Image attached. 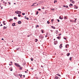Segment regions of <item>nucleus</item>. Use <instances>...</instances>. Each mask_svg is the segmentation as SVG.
I'll return each mask as SVG.
<instances>
[{
    "label": "nucleus",
    "instance_id": "37",
    "mask_svg": "<svg viewBox=\"0 0 79 79\" xmlns=\"http://www.w3.org/2000/svg\"><path fill=\"white\" fill-rule=\"evenodd\" d=\"M8 3L10 5H11V3H10V2H8Z\"/></svg>",
    "mask_w": 79,
    "mask_h": 79
},
{
    "label": "nucleus",
    "instance_id": "30",
    "mask_svg": "<svg viewBox=\"0 0 79 79\" xmlns=\"http://www.w3.org/2000/svg\"><path fill=\"white\" fill-rule=\"evenodd\" d=\"M10 22H11V21H13V19H10V20H9Z\"/></svg>",
    "mask_w": 79,
    "mask_h": 79
},
{
    "label": "nucleus",
    "instance_id": "57",
    "mask_svg": "<svg viewBox=\"0 0 79 79\" xmlns=\"http://www.w3.org/2000/svg\"><path fill=\"white\" fill-rule=\"evenodd\" d=\"M52 21H53V19H52V20H51Z\"/></svg>",
    "mask_w": 79,
    "mask_h": 79
},
{
    "label": "nucleus",
    "instance_id": "5",
    "mask_svg": "<svg viewBox=\"0 0 79 79\" xmlns=\"http://www.w3.org/2000/svg\"><path fill=\"white\" fill-rule=\"evenodd\" d=\"M3 23L4 25H6V23L5 22V21H3Z\"/></svg>",
    "mask_w": 79,
    "mask_h": 79
},
{
    "label": "nucleus",
    "instance_id": "61",
    "mask_svg": "<svg viewBox=\"0 0 79 79\" xmlns=\"http://www.w3.org/2000/svg\"><path fill=\"white\" fill-rule=\"evenodd\" d=\"M25 73H27V71H25Z\"/></svg>",
    "mask_w": 79,
    "mask_h": 79
},
{
    "label": "nucleus",
    "instance_id": "6",
    "mask_svg": "<svg viewBox=\"0 0 79 79\" xmlns=\"http://www.w3.org/2000/svg\"><path fill=\"white\" fill-rule=\"evenodd\" d=\"M59 77L57 76H56L55 77V79H58Z\"/></svg>",
    "mask_w": 79,
    "mask_h": 79
},
{
    "label": "nucleus",
    "instance_id": "18",
    "mask_svg": "<svg viewBox=\"0 0 79 79\" xmlns=\"http://www.w3.org/2000/svg\"><path fill=\"white\" fill-rule=\"evenodd\" d=\"M57 76H59V77H61V75H59V73L56 74Z\"/></svg>",
    "mask_w": 79,
    "mask_h": 79
},
{
    "label": "nucleus",
    "instance_id": "39",
    "mask_svg": "<svg viewBox=\"0 0 79 79\" xmlns=\"http://www.w3.org/2000/svg\"><path fill=\"white\" fill-rule=\"evenodd\" d=\"M64 19H67V18L66 17H64Z\"/></svg>",
    "mask_w": 79,
    "mask_h": 79
},
{
    "label": "nucleus",
    "instance_id": "28",
    "mask_svg": "<svg viewBox=\"0 0 79 79\" xmlns=\"http://www.w3.org/2000/svg\"><path fill=\"white\" fill-rule=\"evenodd\" d=\"M75 21H74V22H75V23H76V20H77V19H75Z\"/></svg>",
    "mask_w": 79,
    "mask_h": 79
},
{
    "label": "nucleus",
    "instance_id": "29",
    "mask_svg": "<svg viewBox=\"0 0 79 79\" xmlns=\"http://www.w3.org/2000/svg\"><path fill=\"white\" fill-rule=\"evenodd\" d=\"M57 2V1H56V0H55L54 1V3H55V2Z\"/></svg>",
    "mask_w": 79,
    "mask_h": 79
},
{
    "label": "nucleus",
    "instance_id": "55",
    "mask_svg": "<svg viewBox=\"0 0 79 79\" xmlns=\"http://www.w3.org/2000/svg\"><path fill=\"white\" fill-rule=\"evenodd\" d=\"M3 26V25L2 24H1V25H0V26Z\"/></svg>",
    "mask_w": 79,
    "mask_h": 79
},
{
    "label": "nucleus",
    "instance_id": "17",
    "mask_svg": "<svg viewBox=\"0 0 79 79\" xmlns=\"http://www.w3.org/2000/svg\"><path fill=\"white\" fill-rule=\"evenodd\" d=\"M6 29V27L5 26H4L3 27V29Z\"/></svg>",
    "mask_w": 79,
    "mask_h": 79
},
{
    "label": "nucleus",
    "instance_id": "13",
    "mask_svg": "<svg viewBox=\"0 0 79 79\" xmlns=\"http://www.w3.org/2000/svg\"><path fill=\"white\" fill-rule=\"evenodd\" d=\"M69 55H70V53H68L67 54V56H69Z\"/></svg>",
    "mask_w": 79,
    "mask_h": 79
},
{
    "label": "nucleus",
    "instance_id": "11",
    "mask_svg": "<svg viewBox=\"0 0 79 79\" xmlns=\"http://www.w3.org/2000/svg\"><path fill=\"white\" fill-rule=\"evenodd\" d=\"M59 19H63V18L61 17V16H60L59 17Z\"/></svg>",
    "mask_w": 79,
    "mask_h": 79
},
{
    "label": "nucleus",
    "instance_id": "23",
    "mask_svg": "<svg viewBox=\"0 0 79 79\" xmlns=\"http://www.w3.org/2000/svg\"><path fill=\"white\" fill-rule=\"evenodd\" d=\"M38 14H39V12L38 11H37V12L36 13V15H38Z\"/></svg>",
    "mask_w": 79,
    "mask_h": 79
},
{
    "label": "nucleus",
    "instance_id": "19",
    "mask_svg": "<svg viewBox=\"0 0 79 79\" xmlns=\"http://www.w3.org/2000/svg\"><path fill=\"white\" fill-rule=\"evenodd\" d=\"M12 26H15V23H13L12 24Z\"/></svg>",
    "mask_w": 79,
    "mask_h": 79
},
{
    "label": "nucleus",
    "instance_id": "35",
    "mask_svg": "<svg viewBox=\"0 0 79 79\" xmlns=\"http://www.w3.org/2000/svg\"><path fill=\"white\" fill-rule=\"evenodd\" d=\"M72 60V59L71 58V57H70V58H69V60Z\"/></svg>",
    "mask_w": 79,
    "mask_h": 79
},
{
    "label": "nucleus",
    "instance_id": "10",
    "mask_svg": "<svg viewBox=\"0 0 79 79\" xmlns=\"http://www.w3.org/2000/svg\"><path fill=\"white\" fill-rule=\"evenodd\" d=\"M19 68H20V70H22V69H23V67H21V66H20V67H19Z\"/></svg>",
    "mask_w": 79,
    "mask_h": 79
},
{
    "label": "nucleus",
    "instance_id": "4",
    "mask_svg": "<svg viewBox=\"0 0 79 79\" xmlns=\"http://www.w3.org/2000/svg\"><path fill=\"white\" fill-rule=\"evenodd\" d=\"M54 45H56L58 44V41H55L54 42Z\"/></svg>",
    "mask_w": 79,
    "mask_h": 79
},
{
    "label": "nucleus",
    "instance_id": "32",
    "mask_svg": "<svg viewBox=\"0 0 79 79\" xmlns=\"http://www.w3.org/2000/svg\"><path fill=\"white\" fill-rule=\"evenodd\" d=\"M14 19H17V17H14Z\"/></svg>",
    "mask_w": 79,
    "mask_h": 79
},
{
    "label": "nucleus",
    "instance_id": "34",
    "mask_svg": "<svg viewBox=\"0 0 79 79\" xmlns=\"http://www.w3.org/2000/svg\"><path fill=\"white\" fill-rule=\"evenodd\" d=\"M55 9H51V10H54Z\"/></svg>",
    "mask_w": 79,
    "mask_h": 79
},
{
    "label": "nucleus",
    "instance_id": "27",
    "mask_svg": "<svg viewBox=\"0 0 79 79\" xmlns=\"http://www.w3.org/2000/svg\"><path fill=\"white\" fill-rule=\"evenodd\" d=\"M72 3H75V2L74 1H72Z\"/></svg>",
    "mask_w": 79,
    "mask_h": 79
},
{
    "label": "nucleus",
    "instance_id": "36",
    "mask_svg": "<svg viewBox=\"0 0 79 79\" xmlns=\"http://www.w3.org/2000/svg\"><path fill=\"white\" fill-rule=\"evenodd\" d=\"M47 24H49V23H50L48 21H47Z\"/></svg>",
    "mask_w": 79,
    "mask_h": 79
},
{
    "label": "nucleus",
    "instance_id": "1",
    "mask_svg": "<svg viewBox=\"0 0 79 79\" xmlns=\"http://www.w3.org/2000/svg\"><path fill=\"white\" fill-rule=\"evenodd\" d=\"M15 13L16 14H21V11H15Z\"/></svg>",
    "mask_w": 79,
    "mask_h": 79
},
{
    "label": "nucleus",
    "instance_id": "51",
    "mask_svg": "<svg viewBox=\"0 0 79 79\" xmlns=\"http://www.w3.org/2000/svg\"><path fill=\"white\" fill-rule=\"evenodd\" d=\"M66 8H68V6H66Z\"/></svg>",
    "mask_w": 79,
    "mask_h": 79
},
{
    "label": "nucleus",
    "instance_id": "42",
    "mask_svg": "<svg viewBox=\"0 0 79 79\" xmlns=\"http://www.w3.org/2000/svg\"><path fill=\"white\" fill-rule=\"evenodd\" d=\"M41 67H42V68H44V67L43 66V65H41Z\"/></svg>",
    "mask_w": 79,
    "mask_h": 79
},
{
    "label": "nucleus",
    "instance_id": "31",
    "mask_svg": "<svg viewBox=\"0 0 79 79\" xmlns=\"http://www.w3.org/2000/svg\"><path fill=\"white\" fill-rule=\"evenodd\" d=\"M57 20V21L58 23H59L60 22V20H59V19H58Z\"/></svg>",
    "mask_w": 79,
    "mask_h": 79
},
{
    "label": "nucleus",
    "instance_id": "64",
    "mask_svg": "<svg viewBox=\"0 0 79 79\" xmlns=\"http://www.w3.org/2000/svg\"><path fill=\"white\" fill-rule=\"evenodd\" d=\"M3 0H1V2H3Z\"/></svg>",
    "mask_w": 79,
    "mask_h": 79
},
{
    "label": "nucleus",
    "instance_id": "25",
    "mask_svg": "<svg viewBox=\"0 0 79 79\" xmlns=\"http://www.w3.org/2000/svg\"><path fill=\"white\" fill-rule=\"evenodd\" d=\"M39 27V26L38 25H37L36 26V28H37V27Z\"/></svg>",
    "mask_w": 79,
    "mask_h": 79
},
{
    "label": "nucleus",
    "instance_id": "12",
    "mask_svg": "<svg viewBox=\"0 0 79 79\" xmlns=\"http://www.w3.org/2000/svg\"><path fill=\"white\" fill-rule=\"evenodd\" d=\"M19 76H20V77H22V76H23V75H22V74H19Z\"/></svg>",
    "mask_w": 79,
    "mask_h": 79
},
{
    "label": "nucleus",
    "instance_id": "52",
    "mask_svg": "<svg viewBox=\"0 0 79 79\" xmlns=\"http://www.w3.org/2000/svg\"><path fill=\"white\" fill-rule=\"evenodd\" d=\"M16 50H19V48H17L16 49Z\"/></svg>",
    "mask_w": 79,
    "mask_h": 79
},
{
    "label": "nucleus",
    "instance_id": "33",
    "mask_svg": "<svg viewBox=\"0 0 79 79\" xmlns=\"http://www.w3.org/2000/svg\"><path fill=\"white\" fill-rule=\"evenodd\" d=\"M25 13H22V15H25Z\"/></svg>",
    "mask_w": 79,
    "mask_h": 79
},
{
    "label": "nucleus",
    "instance_id": "38",
    "mask_svg": "<svg viewBox=\"0 0 79 79\" xmlns=\"http://www.w3.org/2000/svg\"><path fill=\"white\" fill-rule=\"evenodd\" d=\"M26 19H27V20H28V19H29V18H26Z\"/></svg>",
    "mask_w": 79,
    "mask_h": 79
},
{
    "label": "nucleus",
    "instance_id": "53",
    "mask_svg": "<svg viewBox=\"0 0 79 79\" xmlns=\"http://www.w3.org/2000/svg\"><path fill=\"white\" fill-rule=\"evenodd\" d=\"M42 9H44V7H42Z\"/></svg>",
    "mask_w": 79,
    "mask_h": 79
},
{
    "label": "nucleus",
    "instance_id": "63",
    "mask_svg": "<svg viewBox=\"0 0 79 79\" xmlns=\"http://www.w3.org/2000/svg\"><path fill=\"white\" fill-rule=\"evenodd\" d=\"M14 4L15 5H16V3H14Z\"/></svg>",
    "mask_w": 79,
    "mask_h": 79
},
{
    "label": "nucleus",
    "instance_id": "20",
    "mask_svg": "<svg viewBox=\"0 0 79 79\" xmlns=\"http://www.w3.org/2000/svg\"><path fill=\"white\" fill-rule=\"evenodd\" d=\"M35 3H37V2H35L31 6H34V4H35Z\"/></svg>",
    "mask_w": 79,
    "mask_h": 79
},
{
    "label": "nucleus",
    "instance_id": "62",
    "mask_svg": "<svg viewBox=\"0 0 79 79\" xmlns=\"http://www.w3.org/2000/svg\"><path fill=\"white\" fill-rule=\"evenodd\" d=\"M29 36H30V35H29L28 36H27V37H29Z\"/></svg>",
    "mask_w": 79,
    "mask_h": 79
},
{
    "label": "nucleus",
    "instance_id": "49",
    "mask_svg": "<svg viewBox=\"0 0 79 79\" xmlns=\"http://www.w3.org/2000/svg\"><path fill=\"white\" fill-rule=\"evenodd\" d=\"M70 22H73V20H70Z\"/></svg>",
    "mask_w": 79,
    "mask_h": 79
},
{
    "label": "nucleus",
    "instance_id": "15",
    "mask_svg": "<svg viewBox=\"0 0 79 79\" xmlns=\"http://www.w3.org/2000/svg\"><path fill=\"white\" fill-rule=\"evenodd\" d=\"M61 47H62V45L61 44L59 46L60 48H61Z\"/></svg>",
    "mask_w": 79,
    "mask_h": 79
},
{
    "label": "nucleus",
    "instance_id": "9",
    "mask_svg": "<svg viewBox=\"0 0 79 79\" xmlns=\"http://www.w3.org/2000/svg\"><path fill=\"white\" fill-rule=\"evenodd\" d=\"M13 69V68H12V67H10V70L11 71H13V69Z\"/></svg>",
    "mask_w": 79,
    "mask_h": 79
},
{
    "label": "nucleus",
    "instance_id": "48",
    "mask_svg": "<svg viewBox=\"0 0 79 79\" xmlns=\"http://www.w3.org/2000/svg\"><path fill=\"white\" fill-rule=\"evenodd\" d=\"M25 19H26V18H26V16H25Z\"/></svg>",
    "mask_w": 79,
    "mask_h": 79
},
{
    "label": "nucleus",
    "instance_id": "21",
    "mask_svg": "<svg viewBox=\"0 0 79 79\" xmlns=\"http://www.w3.org/2000/svg\"><path fill=\"white\" fill-rule=\"evenodd\" d=\"M69 6H73V4H70Z\"/></svg>",
    "mask_w": 79,
    "mask_h": 79
},
{
    "label": "nucleus",
    "instance_id": "41",
    "mask_svg": "<svg viewBox=\"0 0 79 79\" xmlns=\"http://www.w3.org/2000/svg\"><path fill=\"white\" fill-rule=\"evenodd\" d=\"M38 10H39V11H41V9H39Z\"/></svg>",
    "mask_w": 79,
    "mask_h": 79
},
{
    "label": "nucleus",
    "instance_id": "54",
    "mask_svg": "<svg viewBox=\"0 0 79 79\" xmlns=\"http://www.w3.org/2000/svg\"><path fill=\"white\" fill-rule=\"evenodd\" d=\"M56 32H58V30H56Z\"/></svg>",
    "mask_w": 79,
    "mask_h": 79
},
{
    "label": "nucleus",
    "instance_id": "2",
    "mask_svg": "<svg viewBox=\"0 0 79 79\" xmlns=\"http://www.w3.org/2000/svg\"><path fill=\"white\" fill-rule=\"evenodd\" d=\"M14 64L16 66H17V67H20V65H19V64L16 63H15Z\"/></svg>",
    "mask_w": 79,
    "mask_h": 79
},
{
    "label": "nucleus",
    "instance_id": "46",
    "mask_svg": "<svg viewBox=\"0 0 79 79\" xmlns=\"http://www.w3.org/2000/svg\"><path fill=\"white\" fill-rule=\"evenodd\" d=\"M23 77H25V75H23Z\"/></svg>",
    "mask_w": 79,
    "mask_h": 79
},
{
    "label": "nucleus",
    "instance_id": "3",
    "mask_svg": "<svg viewBox=\"0 0 79 79\" xmlns=\"http://www.w3.org/2000/svg\"><path fill=\"white\" fill-rule=\"evenodd\" d=\"M39 37V38H41V39H44V36L42 35H40Z\"/></svg>",
    "mask_w": 79,
    "mask_h": 79
},
{
    "label": "nucleus",
    "instance_id": "60",
    "mask_svg": "<svg viewBox=\"0 0 79 79\" xmlns=\"http://www.w3.org/2000/svg\"><path fill=\"white\" fill-rule=\"evenodd\" d=\"M72 0H70V2H72Z\"/></svg>",
    "mask_w": 79,
    "mask_h": 79
},
{
    "label": "nucleus",
    "instance_id": "58",
    "mask_svg": "<svg viewBox=\"0 0 79 79\" xmlns=\"http://www.w3.org/2000/svg\"><path fill=\"white\" fill-rule=\"evenodd\" d=\"M61 35V34H59V35Z\"/></svg>",
    "mask_w": 79,
    "mask_h": 79
},
{
    "label": "nucleus",
    "instance_id": "26",
    "mask_svg": "<svg viewBox=\"0 0 79 79\" xmlns=\"http://www.w3.org/2000/svg\"><path fill=\"white\" fill-rule=\"evenodd\" d=\"M21 15H19V14L18 15V16L19 17H21Z\"/></svg>",
    "mask_w": 79,
    "mask_h": 79
},
{
    "label": "nucleus",
    "instance_id": "50",
    "mask_svg": "<svg viewBox=\"0 0 79 79\" xmlns=\"http://www.w3.org/2000/svg\"><path fill=\"white\" fill-rule=\"evenodd\" d=\"M2 40H4V39H3V38H2Z\"/></svg>",
    "mask_w": 79,
    "mask_h": 79
},
{
    "label": "nucleus",
    "instance_id": "16",
    "mask_svg": "<svg viewBox=\"0 0 79 79\" xmlns=\"http://www.w3.org/2000/svg\"><path fill=\"white\" fill-rule=\"evenodd\" d=\"M51 27L52 28V29H55V27H54L53 26H51Z\"/></svg>",
    "mask_w": 79,
    "mask_h": 79
},
{
    "label": "nucleus",
    "instance_id": "47",
    "mask_svg": "<svg viewBox=\"0 0 79 79\" xmlns=\"http://www.w3.org/2000/svg\"><path fill=\"white\" fill-rule=\"evenodd\" d=\"M64 39H65V40H66V38H64Z\"/></svg>",
    "mask_w": 79,
    "mask_h": 79
},
{
    "label": "nucleus",
    "instance_id": "8",
    "mask_svg": "<svg viewBox=\"0 0 79 79\" xmlns=\"http://www.w3.org/2000/svg\"><path fill=\"white\" fill-rule=\"evenodd\" d=\"M74 8L75 9H77V8H78V7H77L76 6H74Z\"/></svg>",
    "mask_w": 79,
    "mask_h": 79
},
{
    "label": "nucleus",
    "instance_id": "14",
    "mask_svg": "<svg viewBox=\"0 0 79 79\" xmlns=\"http://www.w3.org/2000/svg\"><path fill=\"white\" fill-rule=\"evenodd\" d=\"M10 63H11V64H9L10 65V66H11V65H13V64L12 63H13V62H10Z\"/></svg>",
    "mask_w": 79,
    "mask_h": 79
},
{
    "label": "nucleus",
    "instance_id": "22",
    "mask_svg": "<svg viewBox=\"0 0 79 79\" xmlns=\"http://www.w3.org/2000/svg\"><path fill=\"white\" fill-rule=\"evenodd\" d=\"M37 40H37V39H35V42H37Z\"/></svg>",
    "mask_w": 79,
    "mask_h": 79
},
{
    "label": "nucleus",
    "instance_id": "44",
    "mask_svg": "<svg viewBox=\"0 0 79 79\" xmlns=\"http://www.w3.org/2000/svg\"><path fill=\"white\" fill-rule=\"evenodd\" d=\"M65 47H66V48H68V47L67 46V45H65Z\"/></svg>",
    "mask_w": 79,
    "mask_h": 79
},
{
    "label": "nucleus",
    "instance_id": "45",
    "mask_svg": "<svg viewBox=\"0 0 79 79\" xmlns=\"http://www.w3.org/2000/svg\"><path fill=\"white\" fill-rule=\"evenodd\" d=\"M48 37V36H47V35L45 36V37Z\"/></svg>",
    "mask_w": 79,
    "mask_h": 79
},
{
    "label": "nucleus",
    "instance_id": "59",
    "mask_svg": "<svg viewBox=\"0 0 79 79\" xmlns=\"http://www.w3.org/2000/svg\"><path fill=\"white\" fill-rule=\"evenodd\" d=\"M64 7H66V6H63Z\"/></svg>",
    "mask_w": 79,
    "mask_h": 79
},
{
    "label": "nucleus",
    "instance_id": "56",
    "mask_svg": "<svg viewBox=\"0 0 79 79\" xmlns=\"http://www.w3.org/2000/svg\"><path fill=\"white\" fill-rule=\"evenodd\" d=\"M1 9H3V7H1Z\"/></svg>",
    "mask_w": 79,
    "mask_h": 79
},
{
    "label": "nucleus",
    "instance_id": "7",
    "mask_svg": "<svg viewBox=\"0 0 79 79\" xmlns=\"http://www.w3.org/2000/svg\"><path fill=\"white\" fill-rule=\"evenodd\" d=\"M18 24H21V21H19L18 23Z\"/></svg>",
    "mask_w": 79,
    "mask_h": 79
},
{
    "label": "nucleus",
    "instance_id": "40",
    "mask_svg": "<svg viewBox=\"0 0 79 79\" xmlns=\"http://www.w3.org/2000/svg\"><path fill=\"white\" fill-rule=\"evenodd\" d=\"M31 61H33V58H31Z\"/></svg>",
    "mask_w": 79,
    "mask_h": 79
},
{
    "label": "nucleus",
    "instance_id": "24",
    "mask_svg": "<svg viewBox=\"0 0 79 79\" xmlns=\"http://www.w3.org/2000/svg\"><path fill=\"white\" fill-rule=\"evenodd\" d=\"M60 36H59V37H57V39H59V40H60Z\"/></svg>",
    "mask_w": 79,
    "mask_h": 79
},
{
    "label": "nucleus",
    "instance_id": "43",
    "mask_svg": "<svg viewBox=\"0 0 79 79\" xmlns=\"http://www.w3.org/2000/svg\"><path fill=\"white\" fill-rule=\"evenodd\" d=\"M41 32H42V33H44V31H43V30H42Z\"/></svg>",
    "mask_w": 79,
    "mask_h": 79
}]
</instances>
